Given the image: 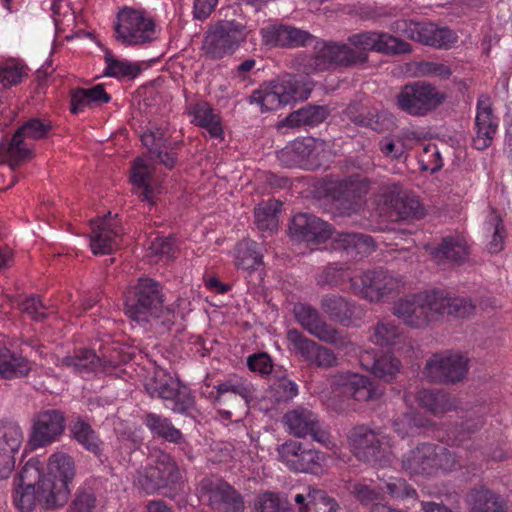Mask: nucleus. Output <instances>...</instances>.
Listing matches in <instances>:
<instances>
[{
  "instance_id": "50",
  "label": "nucleus",
  "mask_w": 512,
  "mask_h": 512,
  "mask_svg": "<svg viewBox=\"0 0 512 512\" xmlns=\"http://www.w3.org/2000/svg\"><path fill=\"white\" fill-rule=\"evenodd\" d=\"M435 473L438 470L442 472H452L468 465V460H464L461 455L462 451H452L445 447L435 444Z\"/></svg>"
},
{
  "instance_id": "56",
  "label": "nucleus",
  "mask_w": 512,
  "mask_h": 512,
  "mask_svg": "<svg viewBox=\"0 0 512 512\" xmlns=\"http://www.w3.org/2000/svg\"><path fill=\"white\" fill-rule=\"evenodd\" d=\"M393 428L400 436L405 437L414 433L416 429L430 426V421L422 415L409 412L393 420Z\"/></svg>"
},
{
  "instance_id": "35",
  "label": "nucleus",
  "mask_w": 512,
  "mask_h": 512,
  "mask_svg": "<svg viewBox=\"0 0 512 512\" xmlns=\"http://www.w3.org/2000/svg\"><path fill=\"white\" fill-rule=\"evenodd\" d=\"M345 116L355 125L370 128L376 132L386 129L387 115L358 103H352L344 111Z\"/></svg>"
},
{
  "instance_id": "27",
  "label": "nucleus",
  "mask_w": 512,
  "mask_h": 512,
  "mask_svg": "<svg viewBox=\"0 0 512 512\" xmlns=\"http://www.w3.org/2000/svg\"><path fill=\"white\" fill-rule=\"evenodd\" d=\"M318 142L313 138L297 139L278 152V159L285 167L309 168L315 165Z\"/></svg>"
},
{
  "instance_id": "12",
  "label": "nucleus",
  "mask_w": 512,
  "mask_h": 512,
  "mask_svg": "<svg viewBox=\"0 0 512 512\" xmlns=\"http://www.w3.org/2000/svg\"><path fill=\"white\" fill-rule=\"evenodd\" d=\"M283 422L289 434L297 438L311 437L315 442L329 448L333 446L330 433L321 423L318 415L303 406L289 410L283 417Z\"/></svg>"
},
{
  "instance_id": "23",
  "label": "nucleus",
  "mask_w": 512,
  "mask_h": 512,
  "mask_svg": "<svg viewBox=\"0 0 512 512\" xmlns=\"http://www.w3.org/2000/svg\"><path fill=\"white\" fill-rule=\"evenodd\" d=\"M90 247L95 255L109 254L119 246L122 228L111 213L91 221Z\"/></svg>"
},
{
  "instance_id": "9",
  "label": "nucleus",
  "mask_w": 512,
  "mask_h": 512,
  "mask_svg": "<svg viewBox=\"0 0 512 512\" xmlns=\"http://www.w3.org/2000/svg\"><path fill=\"white\" fill-rule=\"evenodd\" d=\"M300 84L291 74H285L262 85L248 97L250 104H257L261 111H272L300 98Z\"/></svg>"
},
{
  "instance_id": "11",
  "label": "nucleus",
  "mask_w": 512,
  "mask_h": 512,
  "mask_svg": "<svg viewBox=\"0 0 512 512\" xmlns=\"http://www.w3.org/2000/svg\"><path fill=\"white\" fill-rule=\"evenodd\" d=\"M145 389L152 398L162 399L165 407L175 413L184 414L194 405L190 389L170 375L155 376L145 384Z\"/></svg>"
},
{
  "instance_id": "63",
  "label": "nucleus",
  "mask_w": 512,
  "mask_h": 512,
  "mask_svg": "<svg viewBox=\"0 0 512 512\" xmlns=\"http://www.w3.org/2000/svg\"><path fill=\"white\" fill-rule=\"evenodd\" d=\"M418 162L421 170L431 173L439 171L443 166L442 157L435 144H427L423 147L418 156Z\"/></svg>"
},
{
  "instance_id": "57",
  "label": "nucleus",
  "mask_w": 512,
  "mask_h": 512,
  "mask_svg": "<svg viewBox=\"0 0 512 512\" xmlns=\"http://www.w3.org/2000/svg\"><path fill=\"white\" fill-rule=\"evenodd\" d=\"M24 76L27 71L20 61L11 59L0 64V83L4 87L17 85Z\"/></svg>"
},
{
  "instance_id": "5",
  "label": "nucleus",
  "mask_w": 512,
  "mask_h": 512,
  "mask_svg": "<svg viewBox=\"0 0 512 512\" xmlns=\"http://www.w3.org/2000/svg\"><path fill=\"white\" fill-rule=\"evenodd\" d=\"M348 442L359 461L381 467L391 462L390 440L382 431H375L365 425L356 426L351 430Z\"/></svg>"
},
{
  "instance_id": "31",
  "label": "nucleus",
  "mask_w": 512,
  "mask_h": 512,
  "mask_svg": "<svg viewBox=\"0 0 512 512\" xmlns=\"http://www.w3.org/2000/svg\"><path fill=\"white\" fill-rule=\"evenodd\" d=\"M64 430V417L56 410L41 413L34 422V449L54 442Z\"/></svg>"
},
{
  "instance_id": "49",
  "label": "nucleus",
  "mask_w": 512,
  "mask_h": 512,
  "mask_svg": "<svg viewBox=\"0 0 512 512\" xmlns=\"http://www.w3.org/2000/svg\"><path fill=\"white\" fill-rule=\"evenodd\" d=\"M470 498L472 512H507L500 497L490 490H473Z\"/></svg>"
},
{
  "instance_id": "15",
  "label": "nucleus",
  "mask_w": 512,
  "mask_h": 512,
  "mask_svg": "<svg viewBox=\"0 0 512 512\" xmlns=\"http://www.w3.org/2000/svg\"><path fill=\"white\" fill-rule=\"evenodd\" d=\"M286 337L296 355L308 366L329 369L338 365V358L333 350L306 337L299 330H288Z\"/></svg>"
},
{
  "instance_id": "39",
  "label": "nucleus",
  "mask_w": 512,
  "mask_h": 512,
  "mask_svg": "<svg viewBox=\"0 0 512 512\" xmlns=\"http://www.w3.org/2000/svg\"><path fill=\"white\" fill-rule=\"evenodd\" d=\"M30 367L21 355L11 352L6 346V339L0 334V377L12 379L28 374Z\"/></svg>"
},
{
  "instance_id": "34",
  "label": "nucleus",
  "mask_w": 512,
  "mask_h": 512,
  "mask_svg": "<svg viewBox=\"0 0 512 512\" xmlns=\"http://www.w3.org/2000/svg\"><path fill=\"white\" fill-rule=\"evenodd\" d=\"M153 174L154 168L147 159L139 157L135 160L131 173L134 192L141 201H146L150 205L154 204L156 198V190L152 185Z\"/></svg>"
},
{
  "instance_id": "19",
  "label": "nucleus",
  "mask_w": 512,
  "mask_h": 512,
  "mask_svg": "<svg viewBox=\"0 0 512 512\" xmlns=\"http://www.w3.org/2000/svg\"><path fill=\"white\" fill-rule=\"evenodd\" d=\"M360 282L354 289L370 301H379L404 285L402 276L382 268L364 272L360 276Z\"/></svg>"
},
{
  "instance_id": "42",
  "label": "nucleus",
  "mask_w": 512,
  "mask_h": 512,
  "mask_svg": "<svg viewBox=\"0 0 512 512\" xmlns=\"http://www.w3.org/2000/svg\"><path fill=\"white\" fill-rule=\"evenodd\" d=\"M328 116L324 106H308L292 112L282 121V126L291 128L315 127L322 123Z\"/></svg>"
},
{
  "instance_id": "32",
  "label": "nucleus",
  "mask_w": 512,
  "mask_h": 512,
  "mask_svg": "<svg viewBox=\"0 0 512 512\" xmlns=\"http://www.w3.org/2000/svg\"><path fill=\"white\" fill-rule=\"evenodd\" d=\"M261 34L267 45L279 47H298L311 39L308 32L288 25H269L261 30Z\"/></svg>"
},
{
  "instance_id": "55",
  "label": "nucleus",
  "mask_w": 512,
  "mask_h": 512,
  "mask_svg": "<svg viewBox=\"0 0 512 512\" xmlns=\"http://www.w3.org/2000/svg\"><path fill=\"white\" fill-rule=\"evenodd\" d=\"M400 362L390 353H384L374 358L371 366L372 373L386 382H390L399 372Z\"/></svg>"
},
{
  "instance_id": "6",
  "label": "nucleus",
  "mask_w": 512,
  "mask_h": 512,
  "mask_svg": "<svg viewBox=\"0 0 512 512\" xmlns=\"http://www.w3.org/2000/svg\"><path fill=\"white\" fill-rule=\"evenodd\" d=\"M200 501L216 512H244L243 495L222 478L211 475L201 479L197 486Z\"/></svg>"
},
{
  "instance_id": "37",
  "label": "nucleus",
  "mask_w": 512,
  "mask_h": 512,
  "mask_svg": "<svg viewBox=\"0 0 512 512\" xmlns=\"http://www.w3.org/2000/svg\"><path fill=\"white\" fill-rule=\"evenodd\" d=\"M333 247L335 250L364 256L375 250V243L371 236L363 233L337 232L333 237Z\"/></svg>"
},
{
  "instance_id": "13",
  "label": "nucleus",
  "mask_w": 512,
  "mask_h": 512,
  "mask_svg": "<svg viewBox=\"0 0 512 512\" xmlns=\"http://www.w3.org/2000/svg\"><path fill=\"white\" fill-rule=\"evenodd\" d=\"M468 363L469 359L457 352L435 353L427 360L423 374L431 382L454 384L465 378Z\"/></svg>"
},
{
  "instance_id": "18",
  "label": "nucleus",
  "mask_w": 512,
  "mask_h": 512,
  "mask_svg": "<svg viewBox=\"0 0 512 512\" xmlns=\"http://www.w3.org/2000/svg\"><path fill=\"white\" fill-rule=\"evenodd\" d=\"M214 403L224 419H230L233 412L228 409L247 408L252 398L250 385L238 377H231L215 387Z\"/></svg>"
},
{
  "instance_id": "43",
  "label": "nucleus",
  "mask_w": 512,
  "mask_h": 512,
  "mask_svg": "<svg viewBox=\"0 0 512 512\" xmlns=\"http://www.w3.org/2000/svg\"><path fill=\"white\" fill-rule=\"evenodd\" d=\"M143 423L156 436L165 439L166 441L180 444L183 441L182 432L174 427L170 419L156 414L147 413L143 417Z\"/></svg>"
},
{
  "instance_id": "33",
  "label": "nucleus",
  "mask_w": 512,
  "mask_h": 512,
  "mask_svg": "<svg viewBox=\"0 0 512 512\" xmlns=\"http://www.w3.org/2000/svg\"><path fill=\"white\" fill-rule=\"evenodd\" d=\"M489 408L485 404L476 405L467 411L464 421L455 431L453 443L461 447L465 451H470L473 444L468 442L472 439V435L478 432L486 423V415Z\"/></svg>"
},
{
  "instance_id": "44",
  "label": "nucleus",
  "mask_w": 512,
  "mask_h": 512,
  "mask_svg": "<svg viewBox=\"0 0 512 512\" xmlns=\"http://www.w3.org/2000/svg\"><path fill=\"white\" fill-rule=\"evenodd\" d=\"M32 458L25 461L24 466L15 479L14 502L21 512L32 511V482L30 481V469Z\"/></svg>"
},
{
  "instance_id": "17",
  "label": "nucleus",
  "mask_w": 512,
  "mask_h": 512,
  "mask_svg": "<svg viewBox=\"0 0 512 512\" xmlns=\"http://www.w3.org/2000/svg\"><path fill=\"white\" fill-rule=\"evenodd\" d=\"M399 29L404 35L421 44L449 49L457 42V35L448 27H440L430 22L399 21Z\"/></svg>"
},
{
  "instance_id": "10",
  "label": "nucleus",
  "mask_w": 512,
  "mask_h": 512,
  "mask_svg": "<svg viewBox=\"0 0 512 512\" xmlns=\"http://www.w3.org/2000/svg\"><path fill=\"white\" fill-rule=\"evenodd\" d=\"M243 30V25L236 21H220L206 32L202 50L211 60L229 56L244 40Z\"/></svg>"
},
{
  "instance_id": "22",
  "label": "nucleus",
  "mask_w": 512,
  "mask_h": 512,
  "mask_svg": "<svg viewBox=\"0 0 512 512\" xmlns=\"http://www.w3.org/2000/svg\"><path fill=\"white\" fill-rule=\"evenodd\" d=\"M320 308L331 321L345 327L357 325L364 316L363 310L354 301L338 294L322 296Z\"/></svg>"
},
{
  "instance_id": "46",
  "label": "nucleus",
  "mask_w": 512,
  "mask_h": 512,
  "mask_svg": "<svg viewBox=\"0 0 512 512\" xmlns=\"http://www.w3.org/2000/svg\"><path fill=\"white\" fill-rule=\"evenodd\" d=\"M263 254L259 244L250 239H243L235 247V264L243 270H254L262 264Z\"/></svg>"
},
{
  "instance_id": "4",
  "label": "nucleus",
  "mask_w": 512,
  "mask_h": 512,
  "mask_svg": "<svg viewBox=\"0 0 512 512\" xmlns=\"http://www.w3.org/2000/svg\"><path fill=\"white\" fill-rule=\"evenodd\" d=\"M164 295L161 285L150 278H140L125 298L124 312L136 322H146L150 317L160 318L164 325L173 323L174 313L164 307Z\"/></svg>"
},
{
  "instance_id": "59",
  "label": "nucleus",
  "mask_w": 512,
  "mask_h": 512,
  "mask_svg": "<svg viewBox=\"0 0 512 512\" xmlns=\"http://www.w3.org/2000/svg\"><path fill=\"white\" fill-rule=\"evenodd\" d=\"M96 503L94 490L91 487L81 486L76 490L68 512H93Z\"/></svg>"
},
{
  "instance_id": "2",
  "label": "nucleus",
  "mask_w": 512,
  "mask_h": 512,
  "mask_svg": "<svg viewBox=\"0 0 512 512\" xmlns=\"http://www.w3.org/2000/svg\"><path fill=\"white\" fill-rule=\"evenodd\" d=\"M474 311L475 304L470 298L452 297L442 290L419 293L399 300L394 306V314L414 328L426 326L435 315L466 317Z\"/></svg>"
},
{
  "instance_id": "20",
  "label": "nucleus",
  "mask_w": 512,
  "mask_h": 512,
  "mask_svg": "<svg viewBox=\"0 0 512 512\" xmlns=\"http://www.w3.org/2000/svg\"><path fill=\"white\" fill-rule=\"evenodd\" d=\"M369 189L365 179L349 177L336 182L332 187L334 206L342 215H350L358 210L360 201Z\"/></svg>"
},
{
  "instance_id": "62",
  "label": "nucleus",
  "mask_w": 512,
  "mask_h": 512,
  "mask_svg": "<svg viewBox=\"0 0 512 512\" xmlns=\"http://www.w3.org/2000/svg\"><path fill=\"white\" fill-rule=\"evenodd\" d=\"M349 280L353 287L357 285L348 270L343 267L329 266L317 278L319 285L340 286Z\"/></svg>"
},
{
  "instance_id": "36",
  "label": "nucleus",
  "mask_w": 512,
  "mask_h": 512,
  "mask_svg": "<svg viewBox=\"0 0 512 512\" xmlns=\"http://www.w3.org/2000/svg\"><path fill=\"white\" fill-rule=\"evenodd\" d=\"M343 392L358 402L377 400L383 394V391L370 378L359 374L346 376Z\"/></svg>"
},
{
  "instance_id": "41",
  "label": "nucleus",
  "mask_w": 512,
  "mask_h": 512,
  "mask_svg": "<svg viewBox=\"0 0 512 512\" xmlns=\"http://www.w3.org/2000/svg\"><path fill=\"white\" fill-rule=\"evenodd\" d=\"M419 404L434 415L456 408V399L441 390L422 389L417 394Z\"/></svg>"
},
{
  "instance_id": "21",
  "label": "nucleus",
  "mask_w": 512,
  "mask_h": 512,
  "mask_svg": "<svg viewBox=\"0 0 512 512\" xmlns=\"http://www.w3.org/2000/svg\"><path fill=\"white\" fill-rule=\"evenodd\" d=\"M32 151V119L20 126L9 141L0 142V159L12 167L23 164Z\"/></svg>"
},
{
  "instance_id": "16",
  "label": "nucleus",
  "mask_w": 512,
  "mask_h": 512,
  "mask_svg": "<svg viewBox=\"0 0 512 512\" xmlns=\"http://www.w3.org/2000/svg\"><path fill=\"white\" fill-rule=\"evenodd\" d=\"M277 453L279 461L294 472L315 473L325 459L323 453L296 440L279 445Z\"/></svg>"
},
{
  "instance_id": "8",
  "label": "nucleus",
  "mask_w": 512,
  "mask_h": 512,
  "mask_svg": "<svg viewBox=\"0 0 512 512\" xmlns=\"http://www.w3.org/2000/svg\"><path fill=\"white\" fill-rule=\"evenodd\" d=\"M445 100V95L425 81L404 85L396 96L397 107L411 116H426Z\"/></svg>"
},
{
  "instance_id": "48",
  "label": "nucleus",
  "mask_w": 512,
  "mask_h": 512,
  "mask_svg": "<svg viewBox=\"0 0 512 512\" xmlns=\"http://www.w3.org/2000/svg\"><path fill=\"white\" fill-rule=\"evenodd\" d=\"M71 437L85 450L99 456L101 454V440L90 424L77 419L70 425Z\"/></svg>"
},
{
  "instance_id": "52",
  "label": "nucleus",
  "mask_w": 512,
  "mask_h": 512,
  "mask_svg": "<svg viewBox=\"0 0 512 512\" xmlns=\"http://www.w3.org/2000/svg\"><path fill=\"white\" fill-rule=\"evenodd\" d=\"M255 512H293L279 493L260 491L254 499Z\"/></svg>"
},
{
  "instance_id": "51",
  "label": "nucleus",
  "mask_w": 512,
  "mask_h": 512,
  "mask_svg": "<svg viewBox=\"0 0 512 512\" xmlns=\"http://www.w3.org/2000/svg\"><path fill=\"white\" fill-rule=\"evenodd\" d=\"M23 442V432L13 421H0V450L16 453Z\"/></svg>"
},
{
  "instance_id": "54",
  "label": "nucleus",
  "mask_w": 512,
  "mask_h": 512,
  "mask_svg": "<svg viewBox=\"0 0 512 512\" xmlns=\"http://www.w3.org/2000/svg\"><path fill=\"white\" fill-rule=\"evenodd\" d=\"M159 480V471H156L154 466L150 465L137 470L133 482L139 490L148 495H153L163 490L161 486L163 482Z\"/></svg>"
},
{
  "instance_id": "29",
  "label": "nucleus",
  "mask_w": 512,
  "mask_h": 512,
  "mask_svg": "<svg viewBox=\"0 0 512 512\" xmlns=\"http://www.w3.org/2000/svg\"><path fill=\"white\" fill-rule=\"evenodd\" d=\"M154 469L159 471V478L163 492L162 494L168 498L175 496L184 489V481L177 463L167 453L160 452L156 458Z\"/></svg>"
},
{
  "instance_id": "53",
  "label": "nucleus",
  "mask_w": 512,
  "mask_h": 512,
  "mask_svg": "<svg viewBox=\"0 0 512 512\" xmlns=\"http://www.w3.org/2000/svg\"><path fill=\"white\" fill-rule=\"evenodd\" d=\"M485 230L492 233L491 239L487 244L488 251L497 254L504 248L506 231L502 218L495 212H491L485 221Z\"/></svg>"
},
{
  "instance_id": "38",
  "label": "nucleus",
  "mask_w": 512,
  "mask_h": 512,
  "mask_svg": "<svg viewBox=\"0 0 512 512\" xmlns=\"http://www.w3.org/2000/svg\"><path fill=\"white\" fill-rule=\"evenodd\" d=\"M188 114L193 118L192 122L207 130L212 138H220L223 135L219 115L214 113L212 107L205 101H199L188 107Z\"/></svg>"
},
{
  "instance_id": "40",
  "label": "nucleus",
  "mask_w": 512,
  "mask_h": 512,
  "mask_svg": "<svg viewBox=\"0 0 512 512\" xmlns=\"http://www.w3.org/2000/svg\"><path fill=\"white\" fill-rule=\"evenodd\" d=\"M111 96L105 91L102 84H97L92 88H78L71 93V112L77 114L83 111L85 107L93 104L108 103Z\"/></svg>"
},
{
  "instance_id": "24",
  "label": "nucleus",
  "mask_w": 512,
  "mask_h": 512,
  "mask_svg": "<svg viewBox=\"0 0 512 512\" xmlns=\"http://www.w3.org/2000/svg\"><path fill=\"white\" fill-rule=\"evenodd\" d=\"M291 237L297 241L322 243L332 237L331 226L309 213L295 215L289 226Z\"/></svg>"
},
{
  "instance_id": "14",
  "label": "nucleus",
  "mask_w": 512,
  "mask_h": 512,
  "mask_svg": "<svg viewBox=\"0 0 512 512\" xmlns=\"http://www.w3.org/2000/svg\"><path fill=\"white\" fill-rule=\"evenodd\" d=\"M293 314L298 324L322 342L343 347L346 343L343 334L331 324H328L320 312L307 303L294 305Z\"/></svg>"
},
{
  "instance_id": "28",
  "label": "nucleus",
  "mask_w": 512,
  "mask_h": 512,
  "mask_svg": "<svg viewBox=\"0 0 512 512\" xmlns=\"http://www.w3.org/2000/svg\"><path fill=\"white\" fill-rule=\"evenodd\" d=\"M62 363L80 375L97 372L110 373L116 367L115 361L101 358L90 349L75 351L74 355L64 357Z\"/></svg>"
},
{
  "instance_id": "26",
  "label": "nucleus",
  "mask_w": 512,
  "mask_h": 512,
  "mask_svg": "<svg viewBox=\"0 0 512 512\" xmlns=\"http://www.w3.org/2000/svg\"><path fill=\"white\" fill-rule=\"evenodd\" d=\"M426 250L437 265H459L469 255L467 242L460 236H446L436 246H426Z\"/></svg>"
},
{
  "instance_id": "60",
  "label": "nucleus",
  "mask_w": 512,
  "mask_h": 512,
  "mask_svg": "<svg viewBox=\"0 0 512 512\" xmlns=\"http://www.w3.org/2000/svg\"><path fill=\"white\" fill-rule=\"evenodd\" d=\"M389 496L396 500H410L417 496L416 490L406 480L397 477L389 478L384 485Z\"/></svg>"
},
{
  "instance_id": "1",
  "label": "nucleus",
  "mask_w": 512,
  "mask_h": 512,
  "mask_svg": "<svg viewBox=\"0 0 512 512\" xmlns=\"http://www.w3.org/2000/svg\"><path fill=\"white\" fill-rule=\"evenodd\" d=\"M409 43L386 32L365 31L348 37L347 44L325 43L316 53L314 62L318 70L332 65L353 66L368 61L370 51L386 55L411 52Z\"/></svg>"
},
{
  "instance_id": "47",
  "label": "nucleus",
  "mask_w": 512,
  "mask_h": 512,
  "mask_svg": "<svg viewBox=\"0 0 512 512\" xmlns=\"http://www.w3.org/2000/svg\"><path fill=\"white\" fill-rule=\"evenodd\" d=\"M281 206L282 202L275 199H269L259 203L255 207V225L260 231L273 232L278 229Z\"/></svg>"
},
{
  "instance_id": "64",
  "label": "nucleus",
  "mask_w": 512,
  "mask_h": 512,
  "mask_svg": "<svg viewBox=\"0 0 512 512\" xmlns=\"http://www.w3.org/2000/svg\"><path fill=\"white\" fill-rule=\"evenodd\" d=\"M399 213L403 218L419 220L424 217L425 210L416 196L406 195L399 202Z\"/></svg>"
},
{
  "instance_id": "3",
  "label": "nucleus",
  "mask_w": 512,
  "mask_h": 512,
  "mask_svg": "<svg viewBox=\"0 0 512 512\" xmlns=\"http://www.w3.org/2000/svg\"><path fill=\"white\" fill-rule=\"evenodd\" d=\"M76 474L74 459L64 452L53 453L47 463V473L34 484V501L46 509L62 507L70 495V484Z\"/></svg>"
},
{
  "instance_id": "58",
  "label": "nucleus",
  "mask_w": 512,
  "mask_h": 512,
  "mask_svg": "<svg viewBox=\"0 0 512 512\" xmlns=\"http://www.w3.org/2000/svg\"><path fill=\"white\" fill-rule=\"evenodd\" d=\"M105 61L107 67L105 75L121 78V77H135L139 73V68L128 61L117 60L113 57L111 52H106Z\"/></svg>"
},
{
  "instance_id": "25",
  "label": "nucleus",
  "mask_w": 512,
  "mask_h": 512,
  "mask_svg": "<svg viewBox=\"0 0 512 512\" xmlns=\"http://www.w3.org/2000/svg\"><path fill=\"white\" fill-rule=\"evenodd\" d=\"M474 129L473 147L477 150H485L492 144L498 129V119L493 115L490 98L487 95L482 94L477 100Z\"/></svg>"
},
{
  "instance_id": "61",
  "label": "nucleus",
  "mask_w": 512,
  "mask_h": 512,
  "mask_svg": "<svg viewBox=\"0 0 512 512\" xmlns=\"http://www.w3.org/2000/svg\"><path fill=\"white\" fill-rule=\"evenodd\" d=\"M400 337L399 328L389 321L379 322L374 328L371 340L380 346H389L395 344Z\"/></svg>"
},
{
  "instance_id": "7",
  "label": "nucleus",
  "mask_w": 512,
  "mask_h": 512,
  "mask_svg": "<svg viewBox=\"0 0 512 512\" xmlns=\"http://www.w3.org/2000/svg\"><path fill=\"white\" fill-rule=\"evenodd\" d=\"M114 26L116 40L127 46L143 45L156 38L155 23L143 10L124 7Z\"/></svg>"
},
{
  "instance_id": "30",
  "label": "nucleus",
  "mask_w": 512,
  "mask_h": 512,
  "mask_svg": "<svg viewBox=\"0 0 512 512\" xmlns=\"http://www.w3.org/2000/svg\"><path fill=\"white\" fill-rule=\"evenodd\" d=\"M435 444L422 443L403 455L402 468L410 475L430 476L435 473Z\"/></svg>"
},
{
  "instance_id": "45",
  "label": "nucleus",
  "mask_w": 512,
  "mask_h": 512,
  "mask_svg": "<svg viewBox=\"0 0 512 512\" xmlns=\"http://www.w3.org/2000/svg\"><path fill=\"white\" fill-rule=\"evenodd\" d=\"M348 490L353 498L362 506L371 507L381 506L379 503L383 500V488L375 485L372 480H360L349 485Z\"/></svg>"
}]
</instances>
